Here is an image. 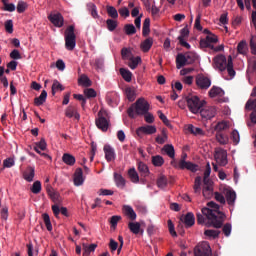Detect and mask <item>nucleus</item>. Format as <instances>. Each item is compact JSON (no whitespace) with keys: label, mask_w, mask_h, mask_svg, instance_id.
I'll return each mask as SVG.
<instances>
[{"label":"nucleus","mask_w":256,"mask_h":256,"mask_svg":"<svg viewBox=\"0 0 256 256\" xmlns=\"http://www.w3.org/2000/svg\"><path fill=\"white\" fill-rule=\"evenodd\" d=\"M35 175V170L32 166H27L26 170L23 172V179L27 182H33Z\"/></svg>","instance_id":"nucleus-23"},{"label":"nucleus","mask_w":256,"mask_h":256,"mask_svg":"<svg viewBox=\"0 0 256 256\" xmlns=\"http://www.w3.org/2000/svg\"><path fill=\"white\" fill-rule=\"evenodd\" d=\"M94 64L96 66L97 70H104V59L103 58H96V60H94Z\"/></svg>","instance_id":"nucleus-61"},{"label":"nucleus","mask_w":256,"mask_h":256,"mask_svg":"<svg viewBox=\"0 0 256 256\" xmlns=\"http://www.w3.org/2000/svg\"><path fill=\"white\" fill-rule=\"evenodd\" d=\"M124 32H125V35H128V36L135 35L136 28L133 24H125Z\"/></svg>","instance_id":"nucleus-48"},{"label":"nucleus","mask_w":256,"mask_h":256,"mask_svg":"<svg viewBox=\"0 0 256 256\" xmlns=\"http://www.w3.org/2000/svg\"><path fill=\"white\" fill-rule=\"evenodd\" d=\"M162 151H164V153H166V155L168 157H170L172 160H174V158H175V149H174V146L172 144L164 145Z\"/></svg>","instance_id":"nucleus-31"},{"label":"nucleus","mask_w":256,"mask_h":256,"mask_svg":"<svg viewBox=\"0 0 256 256\" xmlns=\"http://www.w3.org/2000/svg\"><path fill=\"white\" fill-rule=\"evenodd\" d=\"M150 110V105L144 98H139L127 110L128 117L135 119L137 116H142Z\"/></svg>","instance_id":"nucleus-2"},{"label":"nucleus","mask_w":256,"mask_h":256,"mask_svg":"<svg viewBox=\"0 0 256 256\" xmlns=\"http://www.w3.org/2000/svg\"><path fill=\"white\" fill-rule=\"evenodd\" d=\"M198 113L200 114V117L206 120H210L216 117L217 111H216V108L214 107H204V108H200Z\"/></svg>","instance_id":"nucleus-12"},{"label":"nucleus","mask_w":256,"mask_h":256,"mask_svg":"<svg viewBox=\"0 0 256 256\" xmlns=\"http://www.w3.org/2000/svg\"><path fill=\"white\" fill-rule=\"evenodd\" d=\"M62 162H64L68 166H74L76 163V158L69 153H65L64 155H62Z\"/></svg>","instance_id":"nucleus-29"},{"label":"nucleus","mask_w":256,"mask_h":256,"mask_svg":"<svg viewBox=\"0 0 256 256\" xmlns=\"http://www.w3.org/2000/svg\"><path fill=\"white\" fill-rule=\"evenodd\" d=\"M201 182H202V178L200 176L195 178V181H194V193L195 194H201Z\"/></svg>","instance_id":"nucleus-52"},{"label":"nucleus","mask_w":256,"mask_h":256,"mask_svg":"<svg viewBox=\"0 0 256 256\" xmlns=\"http://www.w3.org/2000/svg\"><path fill=\"white\" fill-rule=\"evenodd\" d=\"M120 75L121 77H123L124 81H127L128 83L132 81V73L130 72V70L120 68Z\"/></svg>","instance_id":"nucleus-40"},{"label":"nucleus","mask_w":256,"mask_h":256,"mask_svg":"<svg viewBox=\"0 0 256 256\" xmlns=\"http://www.w3.org/2000/svg\"><path fill=\"white\" fill-rule=\"evenodd\" d=\"M155 133H157V127L155 126L147 125V126H141L136 129V135L140 139H142L144 135H153Z\"/></svg>","instance_id":"nucleus-10"},{"label":"nucleus","mask_w":256,"mask_h":256,"mask_svg":"<svg viewBox=\"0 0 256 256\" xmlns=\"http://www.w3.org/2000/svg\"><path fill=\"white\" fill-rule=\"evenodd\" d=\"M106 27L109 32H113L118 27V21L108 19V20H106Z\"/></svg>","instance_id":"nucleus-45"},{"label":"nucleus","mask_w":256,"mask_h":256,"mask_svg":"<svg viewBox=\"0 0 256 256\" xmlns=\"http://www.w3.org/2000/svg\"><path fill=\"white\" fill-rule=\"evenodd\" d=\"M96 126L102 132H107L109 128V120L103 116V112H98V118L96 119Z\"/></svg>","instance_id":"nucleus-11"},{"label":"nucleus","mask_w":256,"mask_h":256,"mask_svg":"<svg viewBox=\"0 0 256 256\" xmlns=\"http://www.w3.org/2000/svg\"><path fill=\"white\" fill-rule=\"evenodd\" d=\"M214 67L218 69L221 72H224L227 70V74L231 78L236 76V71L233 68V59L232 56H229V58L226 59L225 56H216L214 58Z\"/></svg>","instance_id":"nucleus-3"},{"label":"nucleus","mask_w":256,"mask_h":256,"mask_svg":"<svg viewBox=\"0 0 256 256\" xmlns=\"http://www.w3.org/2000/svg\"><path fill=\"white\" fill-rule=\"evenodd\" d=\"M49 20L57 28H61L64 26V17L60 13L50 15Z\"/></svg>","instance_id":"nucleus-16"},{"label":"nucleus","mask_w":256,"mask_h":256,"mask_svg":"<svg viewBox=\"0 0 256 256\" xmlns=\"http://www.w3.org/2000/svg\"><path fill=\"white\" fill-rule=\"evenodd\" d=\"M74 186L80 187L84 183L83 170L81 168H77L74 172L73 177Z\"/></svg>","instance_id":"nucleus-17"},{"label":"nucleus","mask_w":256,"mask_h":256,"mask_svg":"<svg viewBox=\"0 0 256 256\" xmlns=\"http://www.w3.org/2000/svg\"><path fill=\"white\" fill-rule=\"evenodd\" d=\"M40 150L41 151L46 150V141L44 138H41V140H39V142L35 143L34 151L37 152L38 155L45 157V159H51L50 155H48L46 153H42Z\"/></svg>","instance_id":"nucleus-15"},{"label":"nucleus","mask_w":256,"mask_h":256,"mask_svg":"<svg viewBox=\"0 0 256 256\" xmlns=\"http://www.w3.org/2000/svg\"><path fill=\"white\" fill-rule=\"evenodd\" d=\"M165 163V160L161 155L152 156V165L161 167Z\"/></svg>","instance_id":"nucleus-43"},{"label":"nucleus","mask_w":256,"mask_h":256,"mask_svg":"<svg viewBox=\"0 0 256 256\" xmlns=\"http://www.w3.org/2000/svg\"><path fill=\"white\" fill-rule=\"evenodd\" d=\"M104 154L106 162H112L116 159L115 149L109 145L104 146Z\"/></svg>","instance_id":"nucleus-19"},{"label":"nucleus","mask_w":256,"mask_h":256,"mask_svg":"<svg viewBox=\"0 0 256 256\" xmlns=\"http://www.w3.org/2000/svg\"><path fill=\"white\" fill-rule=\"evenodd\" d=\"M180 221H182L187 228H190L193 227L195 223V216L193 213L188 212L186 216L180 219Z\"/></svg>","instance_id":"nucleus-22"},{"label":"nucleus","mask_w":256,"mask_h":256,"mask_svg":"<svg viewBox=\"0 0 256 256\" xmlns=\"http://www.w3.org/2000/svg\"><path fill=\"white\" fill-rule=\"evenodd\" d=\"M78 85H80L82 87H91L92 82H91V79H89L87 75L82 74L80 76V78H78Z\"/></svg>","instance_id":"nucleus-32"},{"label":"nucleus","mask_w":256,"mask_h":256,"mask_svg":"<svg viewBox=\"0 0 256 256\" xmlns=\"http://www.w3.org/2000/svg\"><path fill=\"white\" fill-rule=\"evenodd\" d=\"M128 228H129V231H131L135 235H138L140 233V223L139 222H129Z\"/></svg>","instance_id":"nucleus-39"},{"label":"nucleus","mask_w":256,"mask_h":256,"mask_svg":"<svg viewBox=\"0 0 256 256\" xmlns=\"http://www.w3.org/2000/svg\"><path fill=\"white\" fill-rule=\"evenodd\" d=\"M121 58H123V60H128L134 57L132 56L131 50L124 47L123 49H121Z\"/></svg>","instance_id":"nucleus-53"},{"label":"nucleus","mask_w":256,"mask_h":256,"mask_svg":"<svg viewBox=\"0 0 256 256\" xmlns=\"http://www.w3.org/2000/svg\"><path fill=\"white\" fill-rule=\"evenodd\" d=\"M97 248L96 244H90L89 246L84 245V252L82 256H89L92 252H94Z\"/></svg>","instance_id":"nucleus-51"},{"label":"nucleus","mask_w":256,"mask_h":256,"mask_svg":"<svg viewBox=\"0 0 256 256\" xmlns=\"http://www.w3.org/2000/svg\"><path fill=\"white\" fill-rule=\"evenodd\" d=\"M4 29L6 30V32L8 34H12L13 33V20H7L6 22H4Z\"/></svg>","instance_id":"nucleus-59"},{"label":"nucleus","mask_w":256,"mask_h":256,"mask_svg":"<svg viewBox=\"0 0 256 256\" xmlns=\"http://www.w3.org/2000/svg\"><path fill=\"white\" fill-rule=\"evenodd\" d=\"M65 117H68L69 119L73 118L76 120L80 119V114L77 112V108L75 105H69L68 108L65 110Z\"/></svg>","instance_id":"nucleus-18"},{"label":"nucleus","mask_w":256,"mask_h":256,"mask_svg":"<svg viewBox=\"0 0 256 256\" xmlns=\"http://www.w3.org/2000/svg\"><path fill=\"white\" fill-rule=\"evenodd\" d=\"M222 232L226 237H229L230 233H232V225L230 223L223 225Z\"/></svg>","instance_id":"nucleus-62"},{"label":"nucleus","mask_w":256,"mask_h":256,"mask_svg":"<svg viewBox=\"0 0 256 256\" xmlns=\"http://www.w3.org/2000/svg\"><path fill=\"white\" fill-rule=\"evenodd\" d=\"M65 90L64 86L60 84L58 80L53 81L52 85V95L55 96L57 91Z\"/></svg>","instance_id":"nucleus-47"},{"label":"nucleus","mask_w":256,"mask_h":256,"mask_svg":"<svg viewBox=\"0 0 256 256\" xmlns=\"http://www.w3.org/2000/svg\"><path fill=\"white\" fill-rule=\"evenodd\" d=\"M196 86L199 87L200 90H207L211 86V80L202 74L196 76Z\"/></svg>","instance_id":"nucleus-13"},{"label":"nucleus","mask_w":256,"mask_h":256,"mask_svg":"<svg viewBox=\"0 0 256 256\" xmlns=\"http://www.w3.org/2000/svg\"><path fill=\"white\" fill-rule=\"evenodd\" d=\"M88 8L90 9V14L94 19H97L99 17V14H97V7L93 3L88 4Z\"/></svg>","instance_id":"nucleus-58"},{"label":"nucleus","mask_w":256,"mask_h":256,"mask_svg":"<svg viewBox=\"0 0 256 256\" xmlns=\"http://www.w3.org/2000/svg\"><path fill=\"white\" fill-rule=\"evenodd\" d=\"M208 208H202V214L207 218L206 227H214L220 229L224 223L225 214L220 211V205L216 202L207 203Z\"/></svg>","instance_id":"nucleus-1"},{"label":"nucleus","mask_w":256,"mask_h":256,"mask_svg":"<svg viewBox=\"0 0 256 256\" xmlns=\"http://www.w3.org/2000/svg\"><path fill=\"white\" fill-rule=\"evenodd\" d=\"M113 176L115 178L116 187L120 189H124V187H126V179L123 178V176L117 172H115Z\"/></svg>","instance_id":"nucleus-27"},{"label":"nucleus","mask_w":256,"mask_h":256,"mask_svg":"<svg viewBox=\"0 0 256 256\" xmlns=\"http://www.w3.org/2000/svg\"><path fill=\"white\" fill-rule=\"evenodd\" d=\"M225 201L229 206L233 207L236 202V192L234 190L226 189L225 190Z\"/></svg>","instance_id":"nucleus-20"},{"label":"nucleus","mask_w":256,"mask_h":256,"mask_svg":"<svg viewBox=\"0 0 256 256\" xmlns=\"http://www.w3.org/2000/svg\"><path fill=\"white\" fill-rule=\"evenodd\" d=\"M47 97H48V93L46 92V90H42L41 95H39L38 97H35L34 105L35 106L44 105Z\"/></svg>","instance_id":"nucleus-28"},{"label":"nucleus","mask_w":256,"mask_h":256,"mask_svg":"<svg viewBox=\"0 0 256 256\" xmlns=\"http://www.w3.org/2000/svg\"><path fill=\"white\" fill-rule=\"evenodd\" d=\"M214 158L219 166H226L228 164V154L224 149H215Z\"/></svg>","instance_id":"nucleus-8"},{"label":"nucleus","mask_w":256,"mask_h":256,"mask_svg":"<svg viewBox=\"0 0 256 256\" xmlns=\"http://www.w3.org/2000/svg\"><path fill=\"white\" fill-rule=\"evenodd\" d=\"M250 96H252L254 99L247 100L246 102L247 109H253L254 107H256V86L253 88L252 94Z\"/></svg>","instance_id":"nucleus-33"},{"label":"nucleus","mask_w":256,"mask_h":256,"mask_svg":"<svg viewBox=\"0 0 256 256\" xmlns=\"http://www.w3.org/2000/svg\"><path fill=\"white\" fill-rule=\"evenodd\" d=\"M157 184L160 189H165L167 186V178L165 176H160V178H158Z\"/></svg>","instance_id":"nucleus-60"},{"label":"nucleus","mask_w":256,"mask_h":256,"mask_svg":"<svg viewBox=\"0 0 256 256\" xmlns=\"http://www.w3.org/2000/svg\"><path fill=\"white\" fill-rule=\"evenodd\" d=\"M137 171L142 178H147L148 175H150V170L148 169L147 164H144L142 161L137 162Z\"/></svg>","instance_id":"nucleus-21"},{"label":"nucleus","mask_w":256,"mask_h":256,"mask_svg":"<svg viewBox=\"0 0 256 256\" xmlns=\"http://www.w3.org/2000/svg\"><path fill=\"white\" fill-rule=\"evenodd\" d=\"M76 47L75 26L70 25L65 30V48L68 51H73Z\"/></svg>","instance_id":"nucleus-5"},{"label":"nucleus","mask_w":256,"mask_h":256,"mask_svg":"<svg viewBox=\"0 0 256 256\" xmlns=\"http://www.w3.org/2000/svg\"><path fill=\"white\" fill-rule=\"evenodd\" d=\"M215 138L217 139L218 143L221 145H226L228 144L229 138L222 132H217L215 134Z\"/></svg>","instance_id":"nucleus-38"},{"label":"nucleus","mask_w":256,"mask_h":256,"mask_svg":"<svg viewBox=\"0 0 256 256\" xmlns=\"http://www.w3.org/2000/svg\"><path fill=\"white\" fill-rule=\"evenodd\" d=\"M125 97H127L129 102H134L136 99V92L134 88H125Z\"/></svg>","instance_id":"nucleus-34"},{"label":"nucleus","mask_w":256,"mask_h":256,"mask_svg":"<svg viewBox=\"0 0 256 256\" xmlns=\"http://www.w3.org/2000/svg\"><path fill=\"white\" fill-rule=\"evenodd\" d=\"M31 193L38 195L41 193L42 185L40 181H36L33 183V186H31Z\"/></svg>","instance_id":"nucleus-49"},{"label":"nucleus","mask_w":256,"mask_h":256,"mask_svg":"<svg viewBox=\"0 0 256 256\" xmlns=\"http://www.w3.org/2000/svg\"><path fill=\"white\" fill-rule=\"evenodd\" d=\"M128 177L132 183H139V175L138 172H136L135 168H131L128 170Z\"/></svg>","instance_id":"nucleus-37"},{"label":"nucleus","mask_w":256,"mask_h":256,"mask_svg":"<svg viewBox=\"0 0 256 256\" xmlns=\"http://www.w3.org/2000/svg\"><path fill=\"white\" fill-rule=\"evenodd\" d=\"M154 39L153 38H147L140 44L141 51L144 53H147L150 51L151 47H153Z\"/></svg>","instance_id":"nucleus-26"},{"label":"nucleus","mask_w":256,"mask_h":256,"mask_svg":"<svg viewBox=\"0 0 256 256\" xmlns=\"http://www.w3.org/2000/svg\"><path fill=\"white\" fill-rule=\"evenodd\" d=\"M210 173H211V166L209 163L206 164V170H204V177H203V183L207 184L210 180Z\"/></svg>","instance_id":"nucleus-55"},{"label":"nucleus","mask_w":256,"mask_h":256,"mask_svg":"<svg viewBox=\"0 0 256 256\" xmlns=\"http://www.w3.org/2000/svg\"><path fill=\"white\" fill-rule=\"evenodd\" d=\"M84 95H85L86 98H88V99L95 98V97L97 96L96 91H95V89H93V88H86V89L84 90Z\"/></svg>","instance_id":"nucleus-57"},{"label":"nucleus","mask_w":256,"mask_h":256,"mask_svg":"<svg viewBox=\"0 0 256 256\" xmlns=\"http://www.w3.org/2000/svg\"><path fill=\"white\" fill-rule=\"evenodd\" d=\"M245 110L252 111V114H250V120L252 121L253 124H256V106L251 109H248L246 108V104H245Z\"/></svg>","instance_id":"nucleus-63"},{"label":"nucleus","mask_w":256,"mask_h":256,"mask_svg":"<svg viewBox=\"0 0 256 256\" xmlns=\"http://www.w3.org/2000/svg\"><path fill=\"white\" fill-rule=\"evenodd\" d=\"M221 231L217 230H206L204 231V236H207L208 239H217L220 236Z\"/></svg>","instance_id":"nucleus-42"},{"label":"nucleus","mask_w":256,"mask_h":256,"mask_svg":"<svg viewBox=\"0 0 256 256\" xmlns=\"http://www.w3.org/2000/svg\"><path fill=\"white\" fill-rule=\"evenodd\" d=\"M186 104L188 111L191 113L197 114L205 105V101L200 100L198 96L190 94L186 96Z\"/></svg>","instance_id":"nucleus-4"},{"label":"nucleus","mask_w":256,"mask_h":256,"mask_svg":"<svg viewBox=\"0 0 256 256\" xmlns=\"http://www.w3.org/2000/svg\"><path fill=\"white\" fill-rule=\"evenodd\" d=\"M237 52L240 54V55H246L248 54V44H246V41H241L238 43V46H237Z\"/></svg>","instance_id":"nucleus-36"},{"label":"nucleus","mask_w":256,"mask_h":256,"mask_svg":"<svg viewBox=\"0 0 256 256\" xmlns=\"http://www.w3.org/2000/svg\"><path fill=\"white\" fill-rule=\"evenodd\" d=\"M150 18H145L143 22V37H147L150 34Z\"/></svg>","instance_id":"nucleus-44"},{"label":"nucleus","mask_w":256,"mask_h":256,"mask_svg":"<svg viewBox=\"0 0 256 256\" xmlns=\"http://www.w3.org/2000/svg\"><path fill=\"white\" fill-rule=\"evenodd\" d=\"M194 61H195L194 55L192 54L184 55L182 53H179L178 56H176V69L180 70L186 65L193 64Z\"/></svg>","instance_id":"nucleus-7"},{"label":"nucleus","mask_w":256,"mask_h":256,"mask_svg":"<svg viewBox=\"0 0 256 256\" xmlns=\"http://www.w3.org/2000/svg\"><path fill=\"white\" fill-rule=\"evenodd\" d=\"M121 220H122V216L115 215V216L110 217V219H109L110 227L113 229H116L119 221H121Z\"/></svg>","instance_id":"nucleus-50"},{"label":"nucleus","mask_w":256,"mask_h":256,"mask_svg":"<svg viewBox=\"0 0 256 256\" xmlns=\"http://www.w3.org/2000/svg\"><path fill=\"white\" fill-rule=\"evenodd\" d=\"M187 131L194 136H203V130L201 128L193 126L192 124H188Z\"/></svg>","instance_id":"nucleus-35"},{"label":"nucleus","mask_w":256,"mask_h":256,"mask_svg":"<svg viewBox=\"0 0 256 256\" xmlns=\"http://www.w3.org/2000/svg\"><path fill=\"white\" fill-rule=\"evenodd\" d=\"M123 213H124L125 216L128 217L129 220H131V221L136 220V213L130 205H124L123 206Z\"/></svg>","instance_id":"nucleus-25"},{"label":"nucleus","mask_w":256,"mask_h":256,"mask_svg":"<svg viewBox=\"0 0 256 256\" xmlns=\"http://www.w3.org/2000/svg\"><path fill=\"white\" fill-rule=\"evenodd\" d=\"M224 95V90L217 86H212V88L208 91V96H210V98L222 97Z\"/></svg>","instance_id":"nucleus-24"},{"label":"nucleus","mask_w":256,"mask_h":256,"mask_svg":"<svg viewBox=\"0 0 256 256\" xmlns=\"http://www.w3.org/2000/svg\"><path fill=\"white\" fill-rule=\"evenodd\" d=\"M42 219H43V222L45 223L47 231L51 232L53 230V227H52L51 218L49 217V215L46 213L42 214Z\"/></svg>","instance_id":"nucleus-46"},{"label":"nucleus","mask_w":256,"mask_h":256,"mask_svg":"<svg viewBox=\"0 0 256 256\" xmlns=\"http://www.w3.org/2000/svg\"><path fill=\"white\" fill-rule=\"evenodd\" d=\"M171 166H174V168H179L182 170L187 169L188 171H191L193 173H195L199 170V166L197 164H193L190 161H185L183 159H181L179 161V163H177V161H175V160H172Z\"/></svg>","instance_id":"nucleus-6"},{"label":"nucleus","mask_w":256,"mask_h":256,"mask_svg":"<svg viewBox=\"0 0 256 256\" xmlns=\"http://www.w3.org/2000/svg\"><path fill=\"white\" fill-rule=\"evenodd\" d=\"M250 50L253 55H256V37H252L250 39Z\"/></svg>","instance_id":"nucleus-64"},{"label":"nucleus","mask_w":256,"mask_h":256,"mask_svg":"<svg viewBox=\"0 0 256 256\" xmlns=\"http://www.w3.org/2000/svg\"><path fill=\"white\" fill-rule=\"evenodd\" d=\"M128 67L131 68V70H135L140 63H142V58L140 56L137 57H131L128 58Z\"/></svg>","instance_id":"nucleus-30"},{"label":"nucleus","mask_w":256,"mask_h":256,"mask_svg":"<svg viewBox=\"0 0 256 256\" xmlns=\"http://www.w3.org/2000/svg\"><path fill=\"white\" fill-rule=\"evenodd\" d=\"M218 37L216 35H207L206 38L200 40V48H210L213 49V45L211 43H217Z\"/></svg>","instance_id":"nucleus-14"},{"label":"nucleus","mask_w":256,"mask_h":256,"mask_svg":"<svg viewBox=\"0 0 256 256\" xmlns=\"http://www.w3.org/2000/svg\"><path fill=\"white\" fill-rule=\"evenodd\" d=\"M195 256H210L211 249L208 242H202L194 249Z\"/></svg>","instance_id":"nucleus-9"},{"label":"nucleus","mask_w":256,"mask_h":256,"mask_svg":"<svg viewBox=\"0 0 256 256\" xmlns=\"http://www.w3.org/2000/svg\"><path fill=\"white\" fill-rule=\"evenodd\" d=\"M26 9H28V3H26L25 1H19L17 4V12L19 14H22L26 11Z\"/></svg>","instance_id":"nucleus-54"},{"label":"nucleus","mask_w":256,"mask_h":256,"mask_svg":"<svg viewBox=\"0 0 256 256\" xmlns=\"http://www.w3.org/2000/svg\"><path fill=\"white\" fill-rule=\"evenodd\" d=\"M106 13L112 19H118L119 17L118 10H116L113 6H106Z\"/></svg>","instance_id":"nucleus-41"},{"label":"nucleus","mask_w":256,"mask_h":256,"mask_svg":"<svg viewBox=\"0 0 256 256\" xmlns=\"http://www.w3.org/2000/svg\"><path fill=\"white\" fill-rule=\"evenodd\" d=\"M226 129H228V123L225 121L219 122L217 126H215V131H217V133H222Z\"/></svg>","instance_id":"nucleus-56"}]
</instances>
